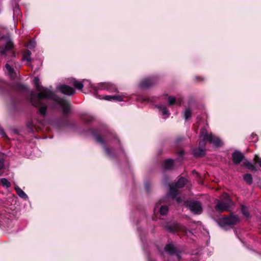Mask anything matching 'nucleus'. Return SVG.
I'll return each mask as SVG.
<instances>
[{
	"label": "nucleus",
	"mask_w": 261,
	"mask_h": 261,
	"mask_svg": "<svg viewBox=\"0 0 261 261\" xmlns=\"http://www.w3.org/2000/svg\"><path fill=\"white\" fill-rule=\"evenodd\" d=\"M33 82L37 91L39 92L36 95L31 92V102L33 106L39 109L40 114L44 115L46 114L49 100H53L57 104L60 105L63 108L64 113L67 114L69 112L70 105L67 100L58 97L53 91L42 87L38 77L34 79Z\"/></svg>",
	"instance_id": "obj_1"
},
{
	"label": "nucleus",
	"mask_w": 261,
	"mask_h": 261,
	"mask_svg": "<svg viewBox=\"0 0 261 261\" xmlns=\"http://www.w3.org/2000/svg\"><path fill=\"white\" fill-rule=\"evenodd\" d=\"M200 137L202 140L199 142V148L193 151V153L195 156H200L204 154L205 141H206L213 143L216 146H220L222 145V141L218 137L213 136L211 133L208 134L204 129L201 130Z\"/></svg>",
	"instance_id": "obj_2"
},
{
	"label": "nucleus",
	"mask_w": 261,
	"mask_h": 261,
	"mask_svg": "<svg viewBox=\"0 0 261 261\" xmlns=\"http://www.w3.org/2000/svg\"><path fill=\"white\" fill-rule=\"evenodd\" d=\"M186 181V179L180 177L175 185L170 186L168 196L173 199H175L178 203L182 202L185 199V196L179 195L178 189L183 187L185 185Z\"/></svg>",
	"instance_id": "obj_3"
},
{
	"label": "nucleus",
	"mask_w": 261,
	"mask_h": 261,
	"mask_svg": "<svg viewBox=\"0 0 261 261\" xmlns=\"http://www.w3.org/2000/svg\"><path fill=\"white\" fill-rule=\"evenodd\" d=\"M215 202L216 203L215 210L219 212L228 211L232 204L231 200L229 195L226 193H223L220 199H216Z\"/></svg>",
	"instance_id": "obj_4"
},
{
	"label": "nucleus",
	"mask_w": 261,
	"mask_h": 261,
	"mask_svg": "<svg viewBox=\"0 0 261 261\" xmlns=\"http://www.w3.org/2000/svg\"><path fill=\"white\" fill-rule=\"evenodd\" d=\"M239 217L238 215L231 214L229 216L220 219L219 220V224L222 227L227 225H235L239 221Z\"/></svg>",
	"instance_id": "obj_5"
},
{
	"label": "nucleus",
	"mask_w": 261,
	"mask_h": 261,
	"mask_svg": "<svg viewBox=\"0 0 261 261\" xmlns=\"http://www.w3.org/2000/svg\"><path fill=\"white\" fill-rule=\"evenodd\" d=\"M183 202L193 214L199 215L202 213V207L200 202L197 201H185V199Z\"/></svg>",
	"instance_id": "obj_6"
},
{
	"label": "nucleus",
	"mask_w": 261,
	"mask_h": 261,
	"mask_svg": "<svg viewBox=\"0 0 261 261\" xmlns=\"http://www.w3.org/2000/svg\"><path fill=\"white\" fill-rule=\"evenodd\" d=\"M2 41L5 45L4 47L1 48L0 54L1 55H5L13 48V43L8 37L3 38Z\"/></svg>",
	"instance_id": "obj_7"
},
{
	"label": "nucleus",
	"mask_w": 261,
	"mask_h": 261,
	"mask_svg": "<svg viewBox=\"0 0 261 261\" xmlns=\"http://www.w3.org/2000/svg\"><path fill=\"white\" fill-rule=\"evenodd\" d=\"M166 228L171 232H177L178 231L185 230V227L184 226L175 223L167 224Z\"/></svg>",
	"instance_id": "obj_8"
},
{
	"label": "nucleus",
	"mask_w": 261,
	"mask_h": 261,
	"mask_svg": "<svg viewBox=\"0 0 261 261\" xmlns=\"http://www.w3.org/2000/svg\"><path fill=\"white\" fill-rule=\"evenodd\" d=\"M58 89L63 94L68 95H73L75 93V90L67 85H61L58 87Z\"/></svg>",
	"instance_id": "obj_9"
},
{
	"label": "nucleus",
	"mask_w": 261,
	"mask_h": 261,
	"mask_svg": "<svg viewBox=\"0 0 261 261\" xmlns=\"http://www.w3.org/2000/svg\"><path fill=\"white\" fill-rule=\"evenodd\" d=\"M165 250L171 255H175L176 258L177 260L180 259L179 253L175 247L171 244H169L165 247Z\"/></svg>",
	"instance_id": "obj_10"
},
{
	"label": "nucleus",
	"mask_w": 261,
	"mask_h": 261,
	"mask_svg": "<svg viewBox=\"0 0 261 261\" xmlns=\"http://www.w3.org/2000/svg\"><path fill=\"white\" fill-rule=\"evenodd\" d=\"M232 161L234 164H239L243 159V154L239 152L236 151L232 154Z\"/></svg>",
	"instance_id": "obj_11"
},
{
	"label": "nucleus",
	"mask_w": 261,
	"mask_h": 261,
	"mask_svg": "<svg viewBox=\"0 0 261 261\" xmlns=\"http://www.w3.org/2000/svg\"><path fill=\"white\" fill-rule=\"evenodd\" d=\"M104 99L109 100V101H112V100H116L120 101L122 100V97L120 95H115V96H109V95H106L103 98Z\"/></svg>",
	"instance_id": "obj_12"
},
{
	"label": "nucleus",
	"mask_w": 261,
	"mask_h": 261,
	"mask_svg": "<svg viewBox=\"0 0 261 261\" xmlns=\"http://www.w3.org/2000/svg\"><path fill=\"white\" fill-rule=\"evenodd\" d=\"M158 108L159 109L160 111L161 112L162 115L164 117V118L169 117L170 113L169 112L166 107L162 106H158Z\"/></svg>",
	"instance_id": "obj_13"
},
{
	"label": "nucleus",
	"mask_w": 261,
	"mask_h": 261,
	"mask_svg": "<svg viewBox=\"0 0 261 261\" xmlns=\"http://www.w3.org/2000/svg\"><path fill=\"white\" fill-rule=\"evenodd\" d=\"M152 80L151 79H146L143 80L140 83V86L142 88H146L150 86L152 84Z\"/></svg>",
	"instance_id": "obj_14"
},
{
	"label": "nucleus",
	"mask_w": 261,
	"mask_h": 261,
	"mask_svg": "<svg viewBox=\"0 0 261 261\" xmlns=\"http://www.w3.org/2000/svg\"><path fill=\"white\" fill-rule=\"evenodd\" d=\"M174 162L172 160L169 159L165 161L163 163V166L165 169H170L173 166Z\"/></svg>",
	"instance_id": "obj_15"
},
{
	"label": "nucleus",
	"mask_w": 261,
	"mask_h": 261,
	"mask_svg": "<svg viewBox=\"0 0 261 261\" xmlns=\"http://www.w3.org/2000/svg\"><path fill=\"white\" fill-rule=\"evenodd\" d=\"M15 189L16 191L17 194L20 197L23 199L28 198V196L27 195V194L18 186L15 187Z\"/></svg>",
	"instance_id": "obj_16"
},
{
	"label": "nucleus",
	"mask_w": 261,
	"mask_h": 261,
	"mask_svg": "<svg viewBox=\"0 0 261 261\" xmlns=\"http://www.w3.org/2000/svg\"><path fill=\"white\" fill-rule=\"evenodd\" d=\"M72 85L77 89L82 90L83 88L84 84L82 82L73 80Z\"/></svg>",
	"instance_id": "obj_17"
},
{
	"label": "nucleus",
	"mask_w": 261,
	"mask_h": 261,
	"mask_svg": "<svg viewBox=\"0 0 261 261\" xmlns=\"http://www.w3.org/2000/svg\"><path fill=\"white\" fill-rule=\"evenodd\" d=\"M31 53L30 50H27L23 54V59L28 62L31 61Z\"/></svg>",
	"instance_id": "obj_18"
},
{
	"label": "nucleus",
	"mask_w": 261,
	"mask_h": 261,
	"mask_svg": "<svg viewBox=\"0 0 261 261\" xmlns=\"http://www.w3.org/2000/svg\"><path fill=\"white\" fill-rule=\"evenodd\" d=\"M241 211H242L243 215L245 217H246L247 218H249L250 214L249 212L248 208L247 206H245L244 205H242Z\"/></svg>",
	"instance_id": "obj_19"
},
{
	"label": "nucleus",
	"mask_w": 261,
	"mask_h": 261,
	"mask_svg": "<svg viewBox=\"0 0 261 261\" xmlns=\"http://www.w3.org/2000/svg\"><path fill=\"white\" fill-rule=\"evenodd\" d=\"M103 85L105 86V87L101 88V89H106L109 91L114 90V91H116V90L115 87L110 83H106L104 84Z\"/></svg>",
	"instance_id": "obj_20"
},
{
	"label": "nucleus",
	"mask_w": 261,
	"mask_h": 261,
	"mask_svg": "<svg viewBox=\"0 0 261 261\" xmlns=\"http://www.w3.org/2000/svg\"><path fill=\"white\" fill-rule=\"evenodd\" d=\"M244 179L249 185L252 183V177L250 174H247L244 175Z\"/></svg>",
	"instance_id": "obj_21"
},
{
	"label": "nucleus",
	"mask_w": 261,
	"mask_h": 261,
	"mask_svg": "<svg viewBox=\"0 0 261 261\" xmlns=\"http://www.w3.org/2000/svg\"><path fill=\"white\" fill-rule=\"evenodd\" d=\"M1 182L2 186L6 188H9L10 187V182L5 178H2L1 179Z\"/></svg>",
	"instance_id": "obj_22"
},
{
	"label": "nucleus",
	"mask_w": 261,
	"mask_h": 261,
	"mask_svg": "<svg viewBox=\"0 0 261 261\" xmlns=\"http://www.w3.org/2000/svg\"><path fill=\"white\" fill-rule=\"evenodd\" d=\"M5 66L11 77H13L14 74L13 69L8 64H6Z\"/></svg>",
	"instance_id": "obj_23"
},
{
	"label": "nucleus",
	"mask_w": 261,
	"mask_h": 261,
	"mask_svg": "<svg viewBox=\"0 0 261 261\" xmlns=\"http://www.w3.org/2000/svg\"><path fill=\"white\" fill-rule=\"evenodd\" d=\"M168 212V208L166 206H162L160 208V212L161 215H165Z\"/></svg>",
	"instance_id": "obj_24"
},
{
	"label": "nucleus",
	"mask_w": 261,
	"mask_h": 261,
	"mask_svg": "<svg viewBox=\"0 0 261 261\" xmlns=\"http://www.w3.org/2000/svg\"><path fill=\"white\" fill-rule=\"evenodd\" d=\"M191 117V111L189 109H186L184 112V117L186 120H188Z\"/></svg>",
	"instance_id": "obj_25"
},
{
	"label": "nucleus",
	"mask_w": 261,
	"mask_h": 261,
	"mask_svg": "<svg viewBox=\"0 0 261 261\" xmlns=\"http://www.w3.org/2000/svg\"><path fill=\"white\" fill-rule=\"evenodd\" d=\"M244 164L249 169L255 170V168L253 165H252L251 163L248 162V161H245L244 162Z\"/></svg>",
	"instance_id": "obj_26"
},
{
	"label": "nucleus",
	"mask_w": 261,
	"mask_h": 261,
	"mask_svg": "<svg viewBox=\"0 0 261 261\" xmlns=\"http://www.w3.org/2000/svg\"><path fill=\"white\" fill-rule=\"evenodd\" d=\"M26 46L30 49H32L36 46V42L35 41H30L27 45Z\"/></svg>",
	"instance_id": "obj_27"
},
{
	"label": "nucleus",
	"mask_w": 261,
	"mask_h": 261,
	"mask_svg": "<svg viewBox=\"0 0 261 261\" xmlns=\"http://www.w3.org/2000/svg\"><path fill=\"white\" fill-rule=\"evenodd\" d=\"M254 160L255 162L258 163L259 166L261 167V158H260L258 155H255Z\"/></svg>",
	"instance_id": "obj_28"
},
{
	"label": "nucleus",
	"mask_w": 261,
	"mask_h": 261,
	"mask_svg": "<svg viewBox=\"0 0 261 261\" xmlns=\"http://www.w3.org/2000/svg\"><path fill=\"white\" fill-rule=\"evenodd\" d=\"M176 101V99L174 97H169V105H172Z\"/></svg>",
	"instance_id": "obj_29"
},
{
	"label": "nucleus",
	"mask_w": 261,
	"mask_h": 261,
	"mask_svg": "<svg viewBox=\"0 0 261 261\" xmlns=\"http://www.w3.org/2000/svg\"><path fill=\"white\" fill-rule=\"evenodd\" d=\"M95 140L96 141L98 142V143H101V144H103V140L102 139V138L99 137V136H96L95 137Z\"/></svg>",
	"instance_id": "obj_30"
},
{
	"label": "nucleus",
	"mask_w": 261,
	"mask_h": 261,
	"mask_svg": "<svg viewBox=\"0 0 261 261\" xmlns=\"http://www.w3.org/2000/svg\"><path fill=\"white\" fill-rule=\"evenodd\" d=\"M0 134L3 137H5V138H7V136L6 135V134H5V133L4 132V130L3 128H2L1 127H0Z\"/></svg>",
	"instance_id": "obj_31"
},
{
	"label": "nucleus",
	"mask_w": 261,
	"mask_h": 261,
	"mask_svg": "<svg viewBox=\"0 0 261 261\" xmlns=\"http://www.w3.org/2000/svg\"><path fill=\"white\" fill-rule=\"evenodd\" d=\"M14 12L16 14H19L20 13V10L18 8H15V9L14 10Z\"/></svg>",
	"instance_id": "obj_32"
},
{
	"label": "nucleus",
	"mask_w": 261,
	"mask_h": 261,
	"mask_svg": "<svg viewBox=\"0 0 261 261\" xmlns=\"http://www.w3.org/2000/svg\"><path fill=\"white\" fill-rule=\"evenodd\" d=\"M105 150H106V153H107L108 154H110V150H109L108 148H106V149H105Z\"/></svg>",
	"instance_id": "obj_33"
},
{
	"label": "nucleus",
	"mask_w": 261,
	"mask_h": 261,
	"mask_svg": "<svg viewBox=\"0 0 261 261\" xmlns=\"http://www.w3.org/2000/svg\"><path fill=\"white\" fill-rule=\"evenodd\" d=\"M157 208H158V206H155V207L154 208V211L155 212L156 210H157Z\"/></svg>",
	"instance_id": "obj_34"
}]
</instances>
